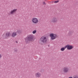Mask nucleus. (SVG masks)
<instances>
[{
    "label": "nucleus",
    "mask_w": 78,
    "mask_h": 78,
    "mask_svg": "<svg viewBox=\"0 0 78 78\" xmlns=\"http://www.w3.org/2000/svg\"><path fill=\"white\" fill-rule=\"evenodd\" d=\"M34 38V35L33 34H30L28 35L27 37L25 39V42L27 44H28L29 41H33V38Z\"/></svg>",
    "instance_id": "nucleus-1"
},
{
    "label": "nucleus",
    "mask_w": 78,
    "mask_h": 78,
    "mask_svg": "<svg viewBox=\"0 0 78 78\" xmlns=\"http://www.w3.org/2000/svg\"><path fill=\"white\" fill-rule=\"evenodd\" d=\"M42 4L43 5H47V4L46 3L45 1H44L42 2Z\"/></svg>",
    "instance_id": "nucleus-14"
},
{
    "label": "nucleus",
    "mask_w": 78,
    "mask_h": 78,
    "mask_svg": "<svg viewBox=\"0 0 78 78\" xmlns=\"http://www.w3.org/2000/svg\"><path fill=\"white\" fill-rule=\"evenodd\" d=\"M58 2H59V1H56L54 2V3H58Z\"/></svg>",
    "instance_id": "nucleus-15"
},
{
    "label": "nucleus",
    "mask_w": 78,
    "mask_h": 78,
    "mask_svg": "<svg viewBox=\"0 0 78 78\" xmlns=\"http://www.w3.org/2000/svg\"><path fill=\"white\" fill-rule=\"evenodd\" d=\"M6 36L5 37V34H4L2 35V37L4 38V39H8V37H10L11 36V33L10 32H8L6 33Z\"/></svg>",
    "instance_id": "nucleus-4"
},
{
    "label": "nucleus",
    "mask_w": 78,
    "mask_h": 78,
    "mask_svg": "<svg viewBox=\"0 0 78 78\" xmlns=\"http://www.w3.org/2000/svg\"><path fill=\"white\" fill-rule=\"evenodd\" d=\"M35 76L36 77L39 78L41 76V74L39 72L37 73H35Z\"/></svg>",
    "instance_id": "nucleus-9"
},
{
    "label": "nucleus",
    "mask_w": 78,
    "mask_h": 78,
    "mask_svg": "<svg viewBox=\"0 0 78 78\" xmlns=\"http://www.w3.org/2000/svg\"><path fill=\"white\" fill-rule=\"evenodd\" d=\"M65 47H64V48H62L60 50H61V51H64V50H65Z\"/></svg>",
    "instance_id": "nucleus-12"
},
{
    "label": "nucleus",
    "mask_w": 78,
    "mask_h": 78,
    "mask_svg": "<svg viewBox=\"0 0 78 78\" xmlns=\"http://www.w3.org/2000/svg\"><path fill=\"white\" fill-rule=\"evenodd\" d=\"M32 21L33 23L37 24L38 23V19L36 18H34L32 19Z\"/></svg>",
    "instance_id": "nucleus-5"
},
{
    "label": "nucleus",
    "mask_w": 78,
    "mask_h": 78,
    "mask_svg": "<svg viewBox=\"0 0 78 78\" xmlns=\"http://www.w3.org/2000/svg\"><path fill=\"white\" fill-rule=\"evenodd\" d=\"M63 71L65 73H67L69 72V68L67 67H64L63 69Z\"/></svg>",
    "instance_id": "nucleus-8"
},
{
    "label": "nucleus",
    "mask_w": 78,
    "mask_h": 78,
    "mask_svg": "<svg viewBox=\"0 0 78 78\" xmlns=\"http://www.w3.org/2000/svg\"><path fill=\"white\" fill-rule=\"evenodd\" d=\"M16 33H20V30H18L16 32Z\"/></svg>",
    "instance_id": "nucleus-17"
},
{
    "label": "nucleus",
    "mask_w": 78,
    "mask_h": 78,
    "mask_svg": "<svg viewBox=\"0 0 78 78\" xmlns=\"http://www.w3.org/2000/svg\"><path fill=\"white\" fill-rule=\"evenodd\" d=\"M16 36H17V33L16 32H13L12 34V36L13 37H16Z\"/></svg>",
    "instance_id": "nucleus-10"
},
{
    "label": "nucleus",
    "mask_w": 78,
    "mask_h": 78,
    "mask_svg": "<svg viewBox=\"0 0 78 78\" xmlns=\"http://www.w3.org/2000/svg\"><path fill=\"white\" fill-rule=\"evenodd\" d=\"M2 55L0 54V59H1V58H2Z\"/></svg>",
    "instance_id": "nucleus-18"
},
{
    "label": "nucleus",
    "mask_w": 78,
    "mask_h": 78,
    "mask_svg": "<svg viewBox=\"0 0 78 78\" xmlns=\"http://www.w3.org/2000/svg\"><path fill=\"white\" fill-rule=\"evenodd\" d=\"M17 10V9H14L10 10L9 14V15H13V14H15V13L16 12Z\"/></svg>",
    "instance_id": "nucleus-7"
},
{
    "label": "nucleus",
    "mask_w": 78,
    "mask_h": 78,
    "mask_svg": "<svg viewBox=\"0 0 78 78\" xmlns=\"http://www.w3.org/2000/svg\"><path fill=\"white\" fill-rule=\"evenodd\" d=\"M73 78H78V76H75Z\"/></svg>",
    "instance_id": "nucleus-16"
},
{
    "label": "nucleus",
    "mask_w": 78,
    "mask_h": 78,
    "mask_svg": "<svg viewBox=\"0 0 78 78\" xmlns=\"http://www.w3.org/2000/svg\"><path fill=\"white\" fill-rule=\"evenodd\" d=\"M72 78V76H70V77H69V78Z\"/></svg>",
    "instance_id": "nucleus-20"
},
{
    "label": "nucleus",
    "mask_w": 78,
    "mask_h": 78,
    "mask_svg": "<svg viewBox=\"0 0 78 78\" xmlns=\"http://www.w3.org/2000/svg\"><path fill=\"white\" fill-rule=\"evenodd\" d=\"M45 1H46V0H44Z\"/></svg>",
    "instance_id": "nucleus-22"
},
{
    "label": "nucleus",
    "mask_w": 78,
    "mask_h": 78,
    "mask_svg": "<svg viewBox=\"0 0 78 78\" xmlns=\"http://www.w3.org/2000/svg\"><path fill=\"white\" fill-rule=\"evenodd\" d=\"M36 30H34L32 32L33 34H35V33H36Z\"/></svg>",
    "instance_id": "nucleus-13"
},
{
    "label": "nucleus",
    "mask_w": 78,
    "mask_h": 78,
    "mask_svg": "<svg viewBox=\"0 0 78 78\" xmlns=\"http://www.w3.org/2000/svg\"><path fill=\"white\" fill-rule=\"evenodd\" d=\"M51 21L52 22H57V19L56 18L54 17L53 18Z\"/></svg>",
    "instance_id": "nucleus-11"
},
{
    "label": "nucleus",
    "mask_w": 78,
    "mask_h": 78,
    "mask_svg": "<svg viewBox=\"0 0 78 78\" xmlns=\"http://www.w3.org/2000/svg\"><path fill=\"white\" fill-rule=\"evenodd\" d=\"M40 41L42 43H46L47 42V38L45 36H42L40 38Z\"/></svg>",
    "instance_id": "nucleus-2"
},
{
    "label": "nucleus",
    "mask_w": 78,
    "mask_h": 78,
    "mask_svg": "<svg viewBox=\"0 0 78 78\" xmlns=\"http://www.w3.org/2000/svg\"><path fill=\"white\" fill-rule=\"evenodd\" d=\"M50 37H51V40H54L57 37L56 34L54 33H51L49 34Z\"/></svg>",
    "instance_id": "nucleus-3"
},
{
    "label": "nucleus",
    "mask_w": 78,
    "mask_h": 78,
    "mask_svg": "<svg viewBox=\"0 0 78 78\" xmlns=\"http://www.w3.org/2000/svg\"><path fill=\"white\" fill-rule=\"evenodd\" d=\"M16 43H18L17 41H16Z\"/></svg>",
    "instance_id": "nucleus-21"
},
{
    "label": "nucleus",
    "mask_w": 78,
    "mask_h": 78,
    "mask_svg": "<svg viewBox=\"0 0 78 78\" xmlns=\"http://www.w3.org/2000/svg\"><path fill=\"white\" fill-rule=\"evenodd\" d=\"M68 34H71V32H69Z\"/></svg>",
    "instance_id": "nucleus-19"
},
{
    "label": "nucleus",
    "mask_w": 78,
    "mask_h": 78,
    "mask_svg": "<svg viewBox=\"0 0 78 78\" xmlns=\"http://www.w3.org/2000/svg\"><path fill=\"white\" fill-rule=\"evenodd\" d=\"M65 48H67L68 50H71V49H72V48H73L74 47H73V46L68 44L65 47Z\"/></svg>",
    "instance_id": "nucleus-6"
}]
</instances>
